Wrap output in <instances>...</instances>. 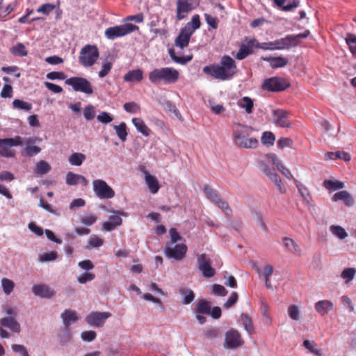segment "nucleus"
Segmentation results:
<instances>
[{
    "instance_id": "f3484780",
    "label": "nucleus",
    "mask_w": 356,
    "mask_h": 356,
    "mask_svg": "<svg viewBox=\"0 0 356 356\" xmlns=\"http://www.w3.org/2000/svg\"><path fill=\"white\" fill-rule=\"evenodd\" d=\"M243 344V341L237 330H230L225 335V347L227 348H236Z\"/></svg>"
},
{
    "instance_id": "79ce46f5",
    "label": "nucleus",
    "mask_w": 356,
    "mask_h": 356,
    "mask_svg": "<svg viewBox=\"0 0 356 356\" xmlns=\"http://www.w3.org/2000/svg\"><path fill=\"white\" fill-rule=\"evenodd\" d=\"M86 156L82 153H73L69 157V162L76 166H79L85 161Z\"/></svg>"
},
{
    "instance_id": "c85d7f7f",
    "label": "nucleus",
    "mask_w": 356,
    "mask_h": 356,
    "mask_svg": "<svg viewBox=\"0 0 356 356\" xmlns=\"http://www.w3.org/2000/svg\"><path fill=\"white\" fill-rule=\"evenodd\" d=\"M61 318L66 327H68L72 323H76L79 320L76 312L71 309H65L61 314Z\"/></svg>"
},
{
    "instance_id": "f257e3e1",
    "label": "nucleus",
    "mask_w": 356,
    "mask_h": 356,
    "mask_svg": "<svg viewBox=\"0 0 356 356\" xmlns=\"http://www.w3.org/2000/svg\"><path fill=\"white\" fill-rule=\"evenodd\" d=\"M236 65L234 60L229 56L222 57L220 63L205 66L203 72L216 79L227 80L231 79L236 73Z\"/></svg>"
},
{
    "instance_id": "4d7b16f0",
    "label": "nucleus",
    "mask_w": 356,
    "mask_h": 356,
    "mask_svg": "<svg viewBox=\"0 0 356 356\" xmlns=\"http://www.w3.org/2000/svg\"><path fill=\"white\" fill-rule=\"evenodd\" d=\"M211 292L216 296L221 297H224L227 294V289L222 285L218 284H215L212 286Z\"/></svg>"
},
{
    "instance_id": "bf43d9fd",
    "label": "nucleus",
    "mask_w": 356,
    "mask_h": 356,
    "mask_svg": "<svg viewBox=\"0 0 356 356\" xmlns=\"http://www.w3.org/2000/svg\"><path fill=\"white\" fill-rule=\"evenodd\" d=\"M57 252L56 251H51L40 255V261L42 262L54 261L57 259Z\"/></svg>"
},
{
    "instance_id": "473e14b6",
    "label": "nucleus",
    "mask_w": 356,
    "mask_h": 356,
    "mask_svg": "<svg viewBox=\"0 0 356 356\" xmlns=\"http://www.w3.org/2000/svg\"><path fill=\"white\" fill-rule=\"evenodd\" d=\"M283 243L284 247L293 254H300V249L297 243L289 237L283 238Z\"/></svg>"
},
{
    "instance_id": "e433bc0d",
    "label": "nucleus",
    "mask_w": 356,
    "mask_h": 356,
    "mask_svg": "<svg viewBox=\"0 0 356 356\" xmlns=\"http://www.w3.org/2000/svg\"><path fill=\"white\" fill-rule=\"evenodd\" d=\"M200 25L201 22L200 16L198 15H195L192 17L191 21L188 22L184 27L188 29V31L193 34L195 31L200 27Z\"/></svg>"
},
{
    "instance_id": "1a4fd4ad",
    "label": "nucleus",
    "mask_w": 356,
    "mask_h": 356,
    "mask_svg": "<svg viewBox=\"0 0 356 356\" xmlns=\"http://www.w3.org/2000/svg\"><path fill=\"white\" fill-rule=\"evenodd\" d=\"M204 192L207 197L214 203L218 208L222 209L227 216L232 214V211L229 207L228 203L222 200L218 192L213 190L211 187L208 185H205L204 187Z\"/></svg>"
},
{
    "instance_id": "c9c22d12",
    "label": "nucleus",
    "mask_w": 356,
    "mask_h": 356,
    "mask_svg": "<svg viewBox=\"0 0 356 356\" xmlns=\"http://www.w3.org/2000/svg\"><path fill=\"white\" fill-rule=\"evenodd\" d=\"M10 52L16 56L24 57L27 56V51L24 44L19 42L10 49Z\"/></svg>"
},
{
    "instance_id": "ddd939ff",
    "label": "nucleus",
    "mask_w": 356,
    "mask_h": 356,
    "mask_svg": "<svg viewBox=\"0 0 356 356\" xmlns=\"http://www.w3.org/2000/svg\"><path fill=\"white\" fill-rule=\"evenodd\" d=\"M111 316V314L108 312H92L86 316L85 321L90 326L102 327Z\"/></svg>"
},
{
    "instance_id": "20e7f679",
    "label": "nucleus",
    "mask_w": 356,
    "mask_h": 356,
    "mask_svg": "<svg viewBox=\"0 0 356 356\" xmlns=\"http://www.w3.org/2000/svg\"><path fill=\"white\" fill-rule=\"evenodd\" d=\"M310 32L305 31L304 33L296 35H287L284 38L274 41L275 50L289 49L291 47L298 46L301 40L307 38Z\"/></svg>"
},
{
    "instance_id": "37998d69",
    "label": "nucleus",
    "mask_w": 356,
    "mask_h": 356,
    "mask_svg": "<svg viewBox=\"0 0 356 356\" xmlns=\"http://www.w3.org/2000/svg\"><path fill=\"white\" fill-rule=\"evenodd\" d=\"M240 107L244 108L248 114L252 113L254 106L253 101L248 97H243L239 104Z\"/></svg>"
},
{
    "instance_id": "603ef678",
    "label": "nucleus",
    "mask_w": 356,
    "mask_h": 356,
    "mask_svg": "<svg viewBox=\"0 0 356 356\" xmlns=\"http://www.w3.org/2000/svg\"><path fill=\"white\" fill-rule=\"evenodd\" d=\"M275 140V136L270 131H264L261 136V141L265 145H273Z\"/></svg>"
},
{
    "instance_id": "6e6552de",
    "label": "nucleus",
    "mask_w": 356,
    "mask_h": 356,
    "mask_svg": "<svg viewBox=\"0 0 356 356\" xmlns=\"http://www.w3.org/2000/svg\"><path fill=\"white\" fill-rule=\"evenodd\" d=\"M137 30H138V26L127 23L125 24L106 29L105 31V35L108 39L114 40L117 38L124 36Z\"/></svg>"
},
{
    "instance_id": "c756f323",
    "label": "nucleus",
    "mask_w": 356,
    "mask_h": 356,
    "mask_svg": "<svg viewBox=\"0 0 356 356\" xmlns=\"http://www.w3.org/2000/svg\"><path fill=\"white\" fill-rule=\"evenodd\" d=\"M315 309L321 316H324L333 309V303L330 300H320L315 304Z\"/></svg>"
},
{
    "instance_id": "412c9836",
    "label": "nucleus",
    "mask_w": 356,
    "mask_h": 356,
    "mask_svg": "<svg viewBox=\"0 0 356 356\" xmlns=\"http://www.w3.org/2000/svg\"><path fill=\"white\" fill-rule=\"evenodd\" d=\"M32 291L35 296L45 298H51L56 293L54 289L44 284L33 285Z\"/></svg>"
},
{
    "instance_id": "8fccbe9b",
    "label": "nucleus",
    "mask_w": 356,
    "mask_h": 356,
    "mask_svg": "<svg viewBox=\"0 0 356 356\" xmlns=\"http://www.w3.org/2000/svg\"><path fill=\"white\" fill-rule=\"evenodd\" d=\"M356 269L355 268H346L342 271L341 277L346 283H348L354 279Z\"/></svg>"
},
{
    "instance_id": "393cba45",
    "label": "nucleus",
    "mask_w": 356,
    "mask_h": 356,
    "mask_svg": "<svg viewBox=\"0 0 356 356\" xmlns=\"http://www.w3.org/2000/svg\"><path fill=\"white\" fill-rule=\"evenodd\" d=\"M81 183L83 186H86L88 181L86 178L81 175L75 174L72 172H68L66 175V184L70 186H75Z\"/></svg>"
},
{
    "instance_id": "dca6fc26",
    "label": "nucleus",
    "mask_w": 356,
    "mask_h": 356,
    "mask_svg": "<svg viewBox=\"0 0 356 356\" xmlns=\"http://www.w3.org/2000/svg\"><path fill=\"white\" fill-rule=\"evenodd\" d=\"M211 303L205 299H201L198 301L195 308V318L200 324H204L207 318L204 314H209Z\"/></svg>"
},
{
    "instance_id": "72a5a7b5",
    "label": "nucleus",
    "mask_w": 356,
    "mask_h": 356,
    "mask_svg": "<svg viewBox=\"0 0 356 356\" xmlns=\"http://www.w3.org/2000/svg\"><path fill=\"white\" fill-rule=\"evenodd\" d=\"M51 169V165L47 161L40 160L36 163L34 172L36 175H43L47 174Z\"/></svg>"
},
{
    "instance_id": "39448f33",
    "label": "nucleus",
    "mask_w": 356,
    "mask_h": 356,
    "mask_svg": "<svg viewBox=\"0 0 356 356\" xmlns=\"http://www.w3.org/2000/svg\"><path fill=\"white\" fill-rule=\"evenodd\" d=\"M99 56L98 48L95 45L86 44L80 51L79 61L85 67L92 66Z\"/></svg>"
},
{
    "instance_id": "49530a36",
    "label": "nucleus",
    "mask_w": 356,
    "mask_h": 356,
    "mask_svg": "<svg viewBox=\"0 0 356 356\" xmlns=\"http://www.w3.org/2000/svg\"><path fill=\"white\" fill-rule=\"evenodd\" d=\"M303 346L315 355L323 356L321 350L317 348V345L314 342H312L309 340H305Z\"/></svg>"
},
{
    "instance_id": "de8ad7c7",
    "label": "nucleus",
    "mask_w": 356,
    "mask_h": 356,
    "mask_svg": "<svg viewBox=\"0 0 356 356\" xmlns=\"http://www.w3.org/2000/svg\"><path fill=\"white\" fill-rule=\"evenodd\" d=\"M241 319L245 330L251 334L254 330V327L250 317L247 314H242Z\"/></svg>"
},
{
    "instance_id": "2f4dec72",
    "label": "nucleus",
    "mask_w": 356,
    "mask_h": 356,
    "mask_svg": "<svg viewBox=\"0 0 356 356\" xmlns=\"http://www.w3.org/2000/svg\"><path fill=\"white\" fill-rule=\"evenodd\" d=\"M145 181L147 184L149 190L152 193L154 194L158 192L160 188V185L157 179L154 176L146 173Z\"/></svg>"
},
{
    "instance_id": "69168bd1",
    "label": "nucleus",
    "mask_w": 356,
    "mask_h": 356,
    "mask_svg": "<svg viewBox=\"0 0 356 356\" xmlns=\"http://www.w3.org/2000/svg\"><path fill=\"white\" fill-rule=\"evenodd\" d=\"M97 337V334L93 330L84 331L81 333V337L83 341L90 342Z\"/></svg>"
},
{
    "instance_id": "b1692460",
    "label": "nucleus",
    "mask_w": 356,
    "mask_h": 356,
    "mask_svg": "<svg viewBox=\"0 0 356 356\" xmlns=\"http://www.w3.org/2000/svg\"><path fill=\"white\" fill-rule=\"evenodd\" d=\"M0 325L1 327H7L12 332L16 333H19L21 330L19 323L17 321L15 318L12 316L2 318L0 320Z\"/></svg>"
},
{
    "instance_id": "a211bd4d",
    "label": "nucleus",
    "mask_w": 356,
    "mask_h": 356,
    "mask_svg": "<svg viewBox=\"0 0 356 356\" xmlns=\"http://www.w3.org/2000/svg\"><path fill=\"white\" fill-rule=\"evenodd\" d=\"M113 215L109 216L108 221L104 222L102 225L105 231H112L122 223L121 216H127V213L122 211H113Z\"/></svg>"
},
{
    "instance_id": "4c0bfd02",
    "label": "nucleus",
    "mask_w": 356,
    "mask_h": 356,
    "mask_svg": "<svg viewBox=\"0 0 356 356\" xmlns=\"http://www.w3.org/2000/svg\"><path fill=\"white\" fill-rule=\"evenodd\" d=\"M169 55L172 60L177 63H179L181 65H185L189 61L192 60V56H177L175 54V50L173 49H170L168 51Z\"/></svg>"
},
{
    "instance_id": "aec40b11",
    "label": "nucleus",
    "mask_w": 356,
    "mask_h": 356,
    "mask_svg": "<svg viewBox=\"0 0 356 356\" xmlns=\"http://www.w3.org/2000/svg\"><path fill=\"white\" fill-rule=\"evenodd\" d=\"M194 9L193 3L190 0H177L176 8V18L177 20H182L186 15Z\"/></svg>"
},
{
    "instance_id": "774afa93",
    "label": "nucleus",
    "mask_w": 356,
    "mask_h": 356,
    "mask_svg": "<svg viewBox=\"0 0 356 356\" xmlns=\"http://www.w3.org/2000/svg\"><path fill=\"white\" fill-rule=\"evenodd\" d=\"M266 158L268 159V161L270 163L273 165L275 166L277 168H278L282 163L279 160L277 155L274 153H269L266 155Z\"/></svg>"
},
{
    "instance_id": "e2e57ef3",
    "label": "nucleus",
    "mask_w": 356,
    "mask_h": 356,
    "mask_svg": "<svg viewBox=\"0 0 356 356\" xmlns=\"http://www.w3.org/2000/svg\"><path fill=\"white\" fill-rule=\"evenodd\" d=\"M293 140L290 138H281L278 140L277 145L280 149L291 147L293 145Z\"/></svg>"
},
{
    "instance_id": "0eeeda50",
    "label": "nucleus",
    "mask_w": 356,
    "mask_h": 356,
    "mask_svg": "<svg viewBox=\"0 0 356 356\" xmlns=\"http://www.w3.org/2000/svg\"><path fill=\"white\" fill-rule=\"evenodd\" d=\"M290 86V82L287 79L273 76L266 79L261 85V88L269 92H281L289 88Z\"/></svg>"
},
{
    "instance_id": "ea45409f",
    "label": "nucleus",
    "mask_w": 356,
    "mask_h": 356,
    "mask_svg": "<svg viewBox=\"0 0 356 356\" xmlns=\"http://www.w3.org/2000/svg\"><path fill=\"white\" fill-rule=\"evenodd\" d=\"M113 128L115 130L116 134L118 136V138L122 142H124L127 140V137L126 124L124 122H121L119 125H115Z\"/></svg>"
},
{
    "instance_id": "a18cd8bd",
    "label": "nucleus",
    "mask_w": 356,
    "mask_h": 356,
    "mask_svg": "<svg viewBox=\"0 0 356 356\" xmlns=\"http://www.w3.org/2000/svg\"><path fill=\"white\" fill-rule=\"evenodd\" d=\"M330 232L339 239H344L348 236V234L345 229L339 225H331Z\"/></svg>"
},
{
    "instance_id": "6e6d98bb",
    "label": "nucleus",
    "mask_w": 356,
    "mask_h": 356,
    "mask_svg": "<svg viewBox=\"0 0 356 356\" xmlns=\"http://www.w3.org/2000/svg\"><path fill=\"white\" fill-rule=\"evenodd\" d=\"M113 67V63L109 61H105L103 63L102 65V69L98 73V76L99 78H104L106 76L111 72Z\"/></svg>"
},
{
    "instance_id": "9b49d317",
    "label": "nucleus",
    "mask_w": 356,
    "mask_h": 356,
    "mask_svg": "<svg viewBox=\"0 0 356 356\" xmlns=\"http://www.w3.org/2000/svg\"><path fill=\"white\" fill-rule=\"evenodd\" d=\"M92 186L95 194L100 199L108 200L115 195L114 190L102 179H95L92 181Z\"/></svg>"
},
{
    "instance_id": "bb28decb",
    "label": "nucleus",
    "mask_w": 356,
    "mask_h": 356,
    "mask_svg": "<svg viewBox=\"0 0 356 356\" xmlns=\"http://www.w3.org/2000/svg\"><path fill=\"white\" fill-rule=\"evenodd\" d=\"M262 59L268 62L270 64V66L273 69L285 67L289 63L288 59L283 56H277V57L268 56V57L262 58Z\"/></svg>"
},
{
    "instance_id": "423d86ee",
    "label": "nucleus",
    "mask_w": 356,
    "mask_h": 356,
    "mask_svg": "<svg viewBox=\"0 0 356 356\" xmlns=\"http://www.w3.org/2000/svg\"><path fill=\"white\" fill-rule=\"evenodd\" d=\"M23 145V138L19 136L14 138H0V155L6 158H12L15 156V151L10 147Z\"/></svg>"
},
{
    "instance_id": "4468645a",
    "label": "nucleus",
    "mask_w": 356,
    "mask_h": 356,
    "mask_svg": "<svg viewBox=\"0 0 356 356\" xmlns=\"http://www.w3.org/2000/svg\"><path fill=\"white\" fill-rule=\"evenodd\" d=\"M197 266L202 275L207 278H211L216 274V270L211 266V261L207 257L206 254H202L197 256Z\"/></svg>"
},
{
    "instance_id": "7ed1b4c3",
    "label": "nucleus",
    "mask_w": 356,
    "mask_h": 356,
    "mask_svg": "<svg viewBox=\"0 0 356 356\" xmlns=\"http://www.w3.org/2000/svg\"><path fill=\"white\" fill-rule=\"evenodd\" d=\"M148 77L152 83L163 82L165 84H171L179 80V72L172 67L156 68L149 73Z\"/></svg>"
},
{
    "instance_id": "052dcab7",
    "label": "nucleus",
    "mask_w": 356,
    "mask_h": 356,
    "mask_svg": "<svg viewBox=\"0 0 356 356\" xmlns=\"http://www.w3.org/2000/svg\"><path fill=\"white\" fill-rule=\"evenodd\" d=\"M56 8L55 5L51 3H44L42 4L37 9L38 13H41L44 15H49L51 12H52Z\"/></svg>"
},
{
    "instance_id": "2eb2a0df",
    "label": "nucleus",
    "mask_w": 356,
    "mask_h": 356,
    "mask_svg": "<svg viewBox=\"0 0 356 356\" xmlns=\"http://www.w3.org/2000/svg\"><path fill=\"white\" fill-rule=\"evenodd\" d=\"M186 252L187 246L184 243L166 245L164 249L166 257L178 261L181 260L185 257Z\"/></svg>"
},
{
    "instance_id": "c03bdc74",
    "label": "nucleus",
    "mask_w": 356,
    "mask_h": 356,
    "mask_svg": "<svg viewBox=\"0 0 356 356\" xmlns=\"http://www.w3.org/2000/svg\"><path fill=\"white\" fill-rule=\"evenodd\" d=\"M323 186L328 190H338L344 187V184L337 180H325L323 182Z\"/></svg>"
},
{
    "instance_id": "5701e85b",
    "label": "nucleus",
    "mask_w": 356,
    "mask_h": 356,
    "mask_svg": "<svg viewBox=\"0 0 356 356\" xmlns=\"http://www.w3.org/2000/svg\"><path fill=\"white\" fill-rule=\"evenodd\" d=\"M192 33L188 29L184 27L181 28L179 35L177 36L175 40V44L177 47L183 49L188 47Z\"/></svg>"
},
{
    "instance_id": "5fc2aeb1",
    "label": "nucleus",
    "mask_w": 356,
    "mask_h": 356,
    "mask_svg": "<svg viewBox=\"0 0 356 356\" xmlns=\"http://www.w3.org/2000/svg\"><path fill=\"white\" fill-rule=\"evenodd\" d=\"M346 41L349 46L351 53L356 55V35L352 33H348Z\"/></svg>"
},
{
    "instance_id": "864d4df0",
    "label": "nucleus",
    "mask_w": 356,
    "mask_h": 356,
    "mask_svg": "<svg viewBox=\"0 0 356 356\" xmlns=\"http://www.w3.org/2000/svg\"><path fill=\"white\" fill-rule=\"evenodd\" d=\"M125 111L129 113H138L140 112V106L135 102H127L123 106Z\"/></svg>"
},
{
    "instance_id": "7c9ffc66",
    "label": "nucleus",
    "mask_w": 356,
    "mask_h": 356,
    "mask_svg": "<svg viewBox=\"0 0 356 356\" xmlns=\"http://www.w3.org/2000/svg\"><path fill=\"white\" fill-rule=\"evenodd\" d=\"M179 293L181 296V303L183 305H188L191 303L195 299L194 292L186 287H181L179 289Z\"/></svg>"
},
{
    "instance_id": "a878e982",
    "label": "nucleus",
    "mask_w": 356,
    "mask_h": 356,
    "mask_svg": "<svg viewBox=\"0 0 356 356\" xmlns=\"http://www.w3.org/2000/svg\"><path fill=\"white\" fill-rule=\"evenodd\" d=\"M333 202L341 200L346 206L351 207L354 204V199L352 195L346 191H341L333 195L332 198Z\"/></svg>"
},
{
    "instance_id": "6ab92c4d",
    "label": "nucleus",
    "mask_w": 356,
    "mask_h": 356,
    "mask_svg": "<svg viewBox=\"0 0 356 356\" xmlns=\"http://www.w3.org/2000/svg\"><path fill=\"white\" fill-rule=\"evenodd\" d=\"M41 140L38 137H29L23 138V145L25 147L23 150V154H25L28 156H33L39 154L41 152V148L38 146L35 145L37 141Z\"/></svg>"
},
{
    "instance_id": "0e129e2a",
    "label": "nucleus",
    "mask_w": 356,
    "mask_h": 356,
    "mask_svg": "<svg viewBox=\"0 0 356 356\" xmlns=\"http://www.w3.org/2000/svg\"><path fill=\"white\" fill-rule=\"evenodd\" d=\"M88 243L92 248H99L103 245L104 241L97 236H92L88 238Z\"/></svg>"
},
{
    "instance_id": "f03ea898",
    "label": "nucleus",
    "mask_w": 356,
    "mask_h": 356,
    "mask_svg": "<svg viewBox=\"0 0 356 356\" xmlns=\"http://www.w3.org/2000/svg\"><path fill=\"white\" fill-rule=\"evenodd\" d=\"M254 129L250 126L236 123L233 129V142L236 146L243 149H256L259 140L252 136Z\"/></svg>"
},
{
    "instance_id": "13d9d810",
    "label": "nucleus",
    "mask_w": 356,
    "mask_h": 356,
    "mask_svg": "<svg viewBox=\"0 0 356 356\" xmlns=\"http://www.w3.org/2000/svg\"><path fill=\"white\" fill-rule=\"evenodd\" d=\"M83 115L87 120H92L95 117V107L89 104L86 106L83 110Z\"/></svg>"
},
{
    "instance_id": "cd10ccee",
    "label": "nucleus",
    "mask_w": 356,
    "mask_h": 356,
    "mask_svg": "<svg viewBox=\"0 0 356 356\" xmlns=\"http://www.w3.org/2000/svg\"><path fill=\"white\" fill-rule=\"evenodd\" d=\"M124 82H140L143 79V71L140 69L129 70L124 75Z\"/></svg>"
},
{
    "instance_id": "09e8293b",
    "label": "nucleus",
    "mask_w": 356,
    "mask_h": 356,
    "mask_svg": "<svg viewBox=\"0 0 356 356\" xmlns=\"http://www.w3.org/2000/svg\"><path fill=\"white\" fill-rule=\"evenodd\" d=\"M13 106L16 109L24 110L25 111H30L32 109V104L16 99L13 102Z\"/></svg>"
},
{
    "instance_id": "f704fd0d",
    "label": "nucleus",
    "mask_w": 356,
    "mask_h": 356,
    "mask_svg": "<svg viewBox=\"0 0 356 356\" xmlns=\"http://www.w3.org/2000/svg\"><path fill=\"white\" fill-rule=\"evenodd\" d=\"M132 122L138 131L140 132L145 136H148L149 135V129L142 119L134 118L132 119Z\"/></svg>"
},
{
    "instance_id": "f8f14e48",
    "label": "nucleus",
    "mask_w": 356,
    "mask_h": 356,
    "mask_svg": "<svg viewBox=\"0 0 356 356\" xmlns=\"http://www.w3.org/2000/svg\"><path fill=\"white\" fill-rule=\"evenodd\" d=\"M290 112L284 109H275L272 112L273 123L281 128H291L293 122L290 120Z\"/></svg>"
},
{
    "instance_id": "3c124183",
    "label": "nucleus",
    "mask_w": 356,
    "mask_h": 356,
    "mask_svg": "<svg viewBox=\"0 0 356 356\" xmlns=\"http://www.w3.org/2000/svg\"><path fill=\"white\" fill-rule=\"evenodd\" d=\"M1 286H2L3 292L6 295H9L13 292V291L14 289L15 283L13 281H12L10 279L3 278L1 280Z\"/></svg>"
},
{
    "instance_id": "338daca9",
    "label": "nucleus",
    "mask_w": 356,
    "mask_h": 356,
    "mask_svg": "<svg viewBox=\"0 0 356 356\" xmlns=\"http://www.w3.org/2000/svg\"><path fill=\"white\" fill-rule=\"evenodd\" d=\"M288 313L290 318L294 321L299 318L300 312L298 307L295 305H290L288 308Z\"/></svg>"
},
{
    "instance_id": "4be33fe9",
    "label": "nucleus",
    "mask_w": 356,
    "mask_h": 356,
    "mask_svg": "<svg viewBox=\"0 0 356 356\" xmlns=\"http://www.w3.org/2000/svg\"><path fill=\"white\" fill-rule=\"evenodd\" d=\"M255 42L256 39L252 38L249 40L246 44H241L240 45L239 51L236 53L235 58L238 60H243L248 56L252 54L253 53V48L254 47Z\"/></svg>"
},
{
    "instance_id": "9d476101",
    "label": "nucleus",
    "mask_w": 356,
    "mask_h": 356,
    "mask_svg": "<svg viewBox=\"0 0 356 356\" xmlns=\"http://www.w3.org/2000/svg\"><path fill=\"white\" fill-rule=\"evenodd\" d=\"M65 83L72 86L76 92H81L86 95H91L93 92L92 84L83 77H70L65 81Z\"/></svg>"
},
{
    "instance_id": "680f3d73",
    "label": "nucleus",
    "mask_w": 356,
    "mask_h": 356,
    "mask_svg": "<svg viewBox=\"0 0 356 356\" xmlns=\"http://www.w3.org/2000/svg\"><path fill=\"white\" fill-rule=\"evenodd\" d=\"M95 277V275L94 273L86 272L79 275L77 278V280L81 284H85L87 282L93 280Z\"/></svg>"
},
{
    "instance_id": "a19ab883",
    "label": "nucleus",
    "mask_w": 356,
    "mask_h": 356,
    "mask_svg": "<svg viewBox=\"0 0 356 356\" xmlns=\"http://www.w3.org/2000/svg\"><path fill=\"white\" fill-rule=\"evenodd\" d=\"M4 0H0V19H3L10 14L15 8V5L13 3H8L4 5Z\"/></svg>"
},
{
    "instance_id": "58836bf2",
    "label": "nucleus",
    "mask_w": 356,
    "mask_h": 356,
    "mask_svg": "<svg viewBox=\"0 0 356 356\" xmlns=\"http://www.w3.org/2000/svg\"><path fill=\"white\" fill-rule=\"evenodd\" d=\"M295 182L296 187L298 188V191L301 196L302 197L303 200L307 203L309 202L310 200H312V196L309 189L297 180H296Z\"/></svg>"
}]
</instances>
